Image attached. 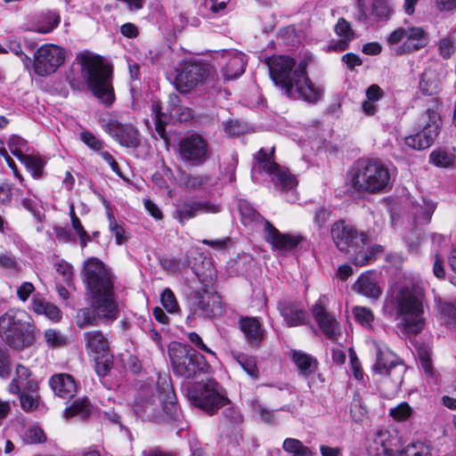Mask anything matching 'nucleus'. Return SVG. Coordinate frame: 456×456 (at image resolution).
<instances>
[{"label":"nucleus","mask_w":456,"mask_h":456,"mask_svg":"<svg viewBox=\"0 0 456 456\" xmlns=\"http://www.w3.org/2000/svg\"><path fill=\"white\" fill-rule=\"evenodd\" d=\"M353 314L355 320L362 326H370L374 320L371 310L364 306H354L353 308Z\"/></svg>","instance_id":"nucleus-45"},{"label":"nucleus","mask_w":456,"mask_h":456,"mask_svg":"<svg viewBox=\"0 0 456 456\" xmlns=\"http://www.w3.org/2000/svg\"><path fill=\"white\" fill-rule=\"evenodd\" d=\"M45 338L46 342L50 346H59L65 343L64 338L61 335V333L55 330H47L45 332Z\"/></svg>","instance_id":"nucleus-61"},{"label":"nucleus","mask_w":456,"mask_h":456,"mask_svg":"<svg viewBox=\"0 0 456 456\" xmlns=\"http://www.w3.org/2000/svg\"><path fill=\"white\" fill-rule=\"evenodd\" d=\"M65 61V50L53 44L43 45L34 53L33 69L40 77L54 73Z\"/></svg>","instance_id":"nucleus-15"},{"label":"nucleus","mask_w":456,"mask_h":456,"mask_svg":"<svg viewBox=\"0 0 456 456\" xmlns=\"http://www.w3.org/2000/svg\"><path fill=\"white\" fill-rule=\"evenodd\" d=\"M454 41L452 37H444L439 42L440 54L444 58L448 59L454 53Z\"/></svg>","instance_id":"nucleus-58"},{"label":"nucleus","mask_w":456,"mask_h":456,"mask_svg":"<svg viewBox=\"0 0 456 456\" xmlns=\"http://www.w3.org/2000/svg\"><path fill=\"white\" fill-rule=\"evenodd\" d=\"M185 395L190 403L200 408L209 415H213L224 405L230 404V400L221 391V387L213 379L203 383L189 384Z\"/></svg>","instance_id":"nucleus-10"},{"label":"nucleus","mask_w":456,"mask_h":456,"mask_svg":"<svg viewBox=\"0 0 456 456\" xmlns=\"http://www.w3.org/2000/svg\"><path fill=\"white\" fill-rule=\"evenodd\" d=\"M354 289L370 299H378L381 295V289L378 285L375 273L372 272L362 273L354 284Z\"/></svg>","instance_id":"nucleus-27"},{"label":"nucleus","mask_w":456,"mask_h":456,"mask_svg":"<svg viewBox=\"0 0 456 456\" xmlns=\"http://www.w3.org/2000/svg\"><path fill=\"white\" fill-rule=\"evenodd\" d=\"M211 74L208 64L200 61H186L177 73L175 85L182 94H188L199 85L203 84Z\"/></svg>","instance_id":"nucleus-16"},{"label":"nucleus","mask_w":456,"mask_h":456,"mask_svg":"<svg viewBox=\"0 0 456 456\" xmlns=\"http://www.w3.org/2000/svg\"><path fill=\"white\" fill-rule=\"evenodd\" d=\"M109 227L110 231L115 237L116 243L122 245L126 242V232L122 222H118L112 213L108 212Z\"/></svg>","instance_id":"nucleus-40"},{"label":"nucleus","mask_w":456,"mask_h":456,"mask_svg":"<svg viewBox=\"0 0 456 456\" xmlns=\"http://www.w3.org/2000/svg\"><path fill=\"white\" fill-rule=\"evenodd\" d=\"M88 354L94 358L104 356L109 352V341L101 330L86 331L83 335Z\"/></svg>","instance_id":"nucleus-25"},{"label":"nucleus","mask_w":456,"mask_h":456,"mask_svg":"<svg viewBox=\"0 0 456 456\" xmlns=\"http://www.w3.org/2000/svg\"><path fill=\"white\" fill-rule=\"evenodd\" d=\"M387 42L396 45L394 48L396 54L410 53L427 45L428 35L420 27L399 28L389 35Z\"/></svg>","instance_id":"nucleus-13"},{"label":"nucleus","mask_w":456,"mask_h":456,"mask_svg":"<svg viewBox=\"0 0 456 456\" xmlns=\"http://www.w3.org/2000/svg\"><path fill=\"white\" fill-rule=\"evenodd\" d=\"M247 56L236 50H226L221 57L222 73L225 79H234L240 77L247 65Z\"/></svg>","instance_id":"nucleus-22"},{"label":"nucleus","mask_w":456,"mask_h":456,"mask_svg":"<svg viewBox=\"0 0 456 456\" xmlns=\"http://www.w3.org/2000/svg\"><path fill=\"white\" fill-rule=\"evenodd\" d=\"M393 170L382 160L368 159L357 161L349 172V182L359 193H384L393 185Z\"/></svg>","instance_id":"nucleus-5"},{"label":"nucleus","mask_w":456,"mask_h":456,"mask_svg":"<svg viewBox=\"0 0 456 456\" xmlns=\"http://www.w3.org/2000/svg\"><path fill=\"white\" fill-rule=\"evenodd\" d=\"M411 409L406 403H400L390 410V415L399 421L406 419L411 415Z\"/></svg>","instance_id":"nucleus-56"},{"label":"nucleus","mask_w":456,"mask_h":456,"mask_svg":"<svg viewBox=\"0 0 456 456\" xmlns=\"http://www.w3.org/2000/svg\"><path fill=\"white\" fill-rule=\"evenodd\" d=\"M82 273L90 306L77 312V326L84 329L114 322L118 315V306L110 272L102 261L91 257L84 263Z\"/></svg>","instance_id":"nucleus-1"},{"label":"nucleus","mask_w":456,"mask_h":456,"mask_svg":"<svg viewBox=\"0 0 456 456\" xmlns=\"http://www.w3.org/2000/svg\"><path fill=\"white\" fill-rule=\"evenodd\" d=\"M240 328L252 346L259 345L265 338V329L256 317L240 318Z\"/></svg>","instance_id":"nucleus-28"},{"label":"nucleus","mask_w":456,"mask_h":456,"mask_svg":"<svg viewBox=\"0 0 456 456\" xmlns=\"http://www.w3.org/2000/svg\"><path fill=\"white\" fill-rule=\"evenodd\" d=\"M440 115L437 110L427 109L417 122L418 132L404 139L405 144L414 150H424L430 147L438 135Z\"/></svg>","instance_id":"nucleus-11"},{"label":"nucleus","mask_w":456,"mask_h":456,"mask_svg":"<svg viewBox=\"0 0 456 456\" xmlns=\"http://www.w3.org/2000/svg\"><path fill=\"white\" fill-rule=\"evenodd\" d=\"M210 181L207 175H191L183 173L181 175V185L190 191L200 190Z\"/></svg>","instance_id":"nucleus-37"},{"label":"nucleus","mask_w":456,"mask_h":456,"mask_svg":"<svg viewBox=\"0 0 456 456\" xmlns=\"http://www.w3.org/2000/svg\"><path fill=\"white\" fill-rule=\"evenodd\" d=\"M430 161L436 167H448L453 162V156L445 151H436L430 154Z\"/></svg>","instance_id":"nucleus-46"},{"label":"nucleus","mask_w":456,"mask_h":456,"mask_svg":"<svg viewBox=\"0 0 456 456\" xmlns=\"http://www.w3.org/2000/svg\"><path fill=\"white\" fill-rule=\"evenodd\" d=\"M160 300L163 307L169 314H176L179 312V305L175 297V294L170 289L167 288L162 291Z\"/></svg>","instance_id":"nucleus-43"},{"label":"nucleus","mask_w":456,"mask_h":456,"mask_svg":"<svg viewBox=\"0 0 456 456\" xmlns=\"http://www.w3.org/2000/svg\"><path fill=\"white\" fill-rule=\"evenodd\" d=\"M20 406L25 411H33L39 405L38 383L29 381L24 384L23 389L18 393Z\"/></svg>","instance_id":"nucleus-29"},{"label":"nucleus","mask_w":456,"mask_h":456,"mask_svg":"<svg viewBox=\"0 0 456 456\" xmlns=\"http://www.w3.org/2000/svg\"><path fill=\"white\" fill-rule=\"evenodd\" d=\"M282 449L292 456H314L313 451L295 438H286Z\"/></svg>","instance_id":"nucleus-38"},{"label":"nucleus","mask_w":456,"mask_h":456,"mask_svg":"<svg viewBox=\"0 0 456 456\" xmlns=\"http://www.w3.org/2000/svg\"><path fill=\"white\" fill-rule=\"evenodd\" d=\"M46 24L39 25L35 30L41 34L53 31L60 23V16L55 12H49L45 16Z\"/></svg>","instance_id":"nucleus-49"},{"label":"nucleus","mask_w":456,"mask_h":456,"mask_svg":"<svg viewBox=\"0 0 456 456\" xmlns=\"http://www.w3.org/2000/svg\"><path fill=\"white\" fill-rule=\"evenodd\" d=\"M19 159L31 171L34 177H40L45 166V162L42 159L24 154L22 158H20Z\"/></svg>","instance_id":"nucleus-41"},{"label":"nucleus","mask_w":456,"mask_h":456,"mask_svg":"<svg viewBox=\"0 0 456 456\" xmlns=\"http://www.w3.org/2000/svg\"><path fill=\"white\" fill-rule=\"evenodd\" d=\"M291 357L301 376L308 378L316 372L318 362L314 356L302 351L292 350Z\"/></svg>","instance_id":"nucleus-30"},{"label":"nucleus","mask_w":456,"mask_h":456,"mask_svg":"<svg viewBox=\"0 0 456 456\" xmlns=\"http://www.w3.org/2000/svg\"><path fill=\"white\" fill-rule=\"evenodd\" d=\"M49 384L53 393L63 399H71L77 393L75 379L69 374H55L50 379Z\"/></svg>","instance_id":"nucleus-26"},{"label":"nucleus","mask_w":456,"mask_h":456,"mask_svg":"<svg viewBox=\"0 0 456 456\" xmlns=\"http://www.w3.org/2000/svg\"><path fill=\"white\" fill-rule=\"evenodd\" d=\"M178 158L191 166H201L210 158L207 140L199 134H191L181 138L177 147Z\"/></svg>","instance_id":"nucleus-14"},{"label":"nucleus","mask_w":456,"mask_h":456,"mask_svg":"<svg viewBox=\"0 0 456 456\" xmlns=\"http://www.w3.org/2000/svg\"><path fill=\"white\" fill-rule=\"evenodd\" d=\"M156 388L157 395H154L149 387L140 389L134 402V412L137 416L153 421L158 420L165 412L174 420H177L180 413L171 378L159 375Z\"/></svg>","instance_id":"nucleus-3"},{"label":"nucleus","mask_w":456,"mask_h":456,"mask_svg":"<svg viewBox=\"0 0 456 456\" xmlns=\"http://www.w3.org/2000/svg\"><path fill=\"white\" fill-rule=\"evenodd\" d=\"M80 139L88 148L93 151H100L103 147L102 142L89 131L81 132Z\"/></svg>","instance_id":"nucleus-51"},{"label":"nucleus","mask_w":456,"mask_h":456,"mask_svg":"<svg viewBox=\"0 0 456 456\" xmlns=\"http://www.w3.org/2000/svg\"><path fill=\"white\" fill-rule=\"evenodd\" d=\"M7 144L12 155L18 159L22 158L24 154L21 151V148L25 145V141L20 136L12 134L10 136Z\"/></svg>","instance_id":"nucleus-52"},{"label":"nucleus","mask_w":456,"mask_h":456,"mask_svg":"<svg viewBox=\"0 0 456 456\" xmlns=\"http://www.w3.org/2000/svg\"><path fill=\"white\" fill-rule=\"evenodd\" d=\"M439 310L448 324L456 323V306L451 303H442Z\"/></svg>","instance_id":"nucleus-55"},{"label":"nucleus","mask_w":456,"mask_h":456,"mask_svg":"<svg viewBox=\"0 0 456 456\" xmlns=\"http://www.w3.org/2000/svg\"><path fill=\"white\" fill-rule=\"evenodd\" d=\"M233 358L241 369L253 379L259 378V370L255 356L248 355L243 353L233 354Z\"/></svg>","instance_id":"nucleus-35"},{"label":"nucleus","mask_w":456,"mask_h":456,"mask_svg":"<svg viewBox=\"0 0 456 456\" xmlns=\"http://www.w3.org/2000/svg\"><path fill=\"white\" fill-rule=\"evenodd\" d=\"M436 208L435 202L431 200H423V206L420 210L415 214V219L418 222L428 223L431 220L432 215Z\"/></svg>","instance_id":"nucleus-47"},{"label":"nucleus","mask_w":456,"mask_h":456,"mask_svg":"<svg viewBox=\"0 0 456 456\" xmlns=\"http://www.w3.org/2000/svg\"><path fill=\"white\" fill-rule=\"evenodd\" d=\"M152 111L155 114V125L156 131L160 135V137H165V126H166V118H164V114L160 111V108L157 102L152 104Z\"/></svg>","instance_id":"nucleus-54"},{"label":"nucleus","mask_w":456,"mask_h":456,"mask_svg":"<svg viewBox=\"0 0 456 456\" xmlns=\"http://www.w3.org/2000/svg\"><path fill=\"white\" fill-rule=\"evenodd\" d=\"M366 412V409L362 406L361 399L359 397H354L353 399L350 408V413L352 418L355 421H361L362 418L365 416Z\"/></svg>","instance_id":"nucleus-57"},{"label":"nucleus","mask_w":456,"mask_h":456,"mask_svg":"<svg viewBox=\"0 0 456 456\" xmlns=\"http://www.w3.org/2000/svg\"><path fill=\"white\" fill-rule=\"evenodd\" d=\"M77 60L81 65V75L88 87L102 102L110 105L115 96L111 84L112 70L100 56L81 53Z\"/></svg>","instance_id":"nucleus-7"},{"label":"nucleus","mask_w":456,"mask_h":456,"mask_svg":"<svg viewBox=\"0 0 456 456\" xmlns=\"http://www.w3.org/2000/svg\"><path fill=\"white\" fill-rule=\"evenodd\" d=\"M92 411V406L86 399L75 401L64 411L65 418L77 417L85 419L89 417Z\"/></svg>","instance_id":"nucleus-36"},{"label":"nucleus","mask_w":456,"mask_h":456,"mask_svg":"<svg viewBox=\"0 0 456 456\" xmlns=\"http://www.w3.org/2000/svg\"><path fill=\"white\" fill-rule=\"evenodd\" d=\"M373 370L380 375H385L399 384L403 379L404 366L396 361L395 356L389 351H382L377 346V360L373 365Z\"/></svg>","instance_id":"nucleus-20"},{"label":"nucleus","mask_w":456,"mask_h":456,"mask_svg":"<svg viewBox=\"0 0 456 456\" xmlns=\"http://www.w3.org/2000/svg\"><path fill=\"white\" fill-rule=\"evenodd\" d=\"M336 34L341 37V40L335 45V49L345 50L349 42L354 37V33L350 23L344 18H340L335 26Z\"/></svg>","instance_id":"nucleus-33"},{"label":"nucleus","mask_w":456,"mask_h":456,"mask_svg":"<svg viewBox=\"0 0 456 456\" xmlns=\"http://www.w3.org/2000/svg\"><path fill=\"white\" fill-rule=\"evenodd\" d=\"M419 87L426 95H435L441 91L442 84L436 70L427 69L421 75Z\"/></svg>","instance_id":"nucleus-31"},{"label":"nucleus","mask_w":456,"mask_h":456,"mask_svg":"<svg viewBox=\"0 0 456 456\" xmlns=\"http://www.w3.org/2000/svg\"><path fill=\"white\" fill-rule=\"evenodd\" d=\"M168 355L175 375L185 379H193L209 369L205 357L189 345L172 343Z\"/></svg>","instance_id":"nucleus-9"},{"label":"nucleus","mask_w":456,"mask_h":456,"mask_svg":"<svg viewBox=\"0 0 456 456\" xmlns=\"http://www.w3.org/2000/svg\"><path fill=\"white\" fill-rule=\"evenodd\" d=\"M34 289V285L31 282L25 281L18 288L17 296L21 301L25 302Z\"/></svg>","instance_id":"nucleus-64"},{"label":"nucleus","mask_w":456,"mask_h":456,"mask_svg":"<svg viewBox=\"0 0 456 456\" xmlns=\"http://www.w3.org/2000/svg\"><path fill=\"white\" fill-rule=\"evenodd\" d=\"M55 269L56 272L63 277V281L66 282L71 281L73 276V266L70 264L63 260L60 261L56 263Z\"/></svg>","instance_id":"nucleus-60"},{"label":"nucleus","mask_w":456,"mask_h":456,"mask_svg":"<svg viewBox=\"0 0 456 456\" xmlns=\"http://www.w3.org/2000/svg\"><path fill=\"white\" fill-rule=\"evenodd\" d=\"M23 439L28 444H39L45 440V436L39 427L33 426L26 430Z\"/></svg>","instance_id":"nucleus-48"},{"label":"nucleus","mask_w":456,"mask_h":456,"mask_svg":"<svg viewBox=\"0 0 456 456\" xmlns=\"http://www.w3.org/2000/svg\"><path fill=\"white\" fill-rule=\"evenodd\" d=\"M32 308L37 314H45L54 322L60 321L61 317L59 308L43 298H34Z\"/></svg>","instance_id":"nucleus-34"},{"label":"nucleus","mask_w":456,"mask_h":456,"mask_svg":"<svg viewBox=\"0 0 456 456\" xmlns=\"http://www.w3.org/2000/svg\"><path fill=\"white\" fill-rule=\"evenodd\" d=\"M265 240L276 249L291 250L300 242L301 238L280 232L270 222L265 224Z\"/></svg>","instance_id":"nucleus-24"},{"label":"nucleus","mask_w":456,"mask_h":456,"mask_svg":"<svg viewBox=\"0 0 456 456\" xmlns=\"http://www.w3.org/2000/svg\"><path fill=\"white\" fill-rule=\"evenodd\" d=\"M0 337L15 350L31 346L36 338L31 316L23 310L9 309L0 316Z\"/></svg>","instance_id":"nucleus-8"},{"label":"nucleus","mask_w":456,"mask_h":456,"mask_svg":"<svg viewBox=\"0 0 456 456\" xmlns=\"http://www.w3.org/2000/svg\"><path fill=\"white\" fill-rule=\"evenodd\" d=\"M328 297L321 296L312 307V314L321 330L327 338L338 342L341 337V328L335 316L327 312Z\"/></svg>","instance_id":"nucleus-18"},{"label":"nucleus","mask_w":456,"mask_h":456,"mask_svg":"<svg viewBox=\"0 0 456 456\" xmlns=\"http://www.w3.org/2000/svg\"><path fill=\"white\" fill-rule=\"evenodd\" d=\"M8 52H12L15 55L20 56L23 61H30V58L24 54L21 49L20 43L16 39L9 38L7 39V48Z\"/></svg>","instance_id":"nucleus-62"},{"label":"nucleus","mask_w":456,"mask_h":456,"mask_svg":"<svg viewBox=\"0 0 456 456\" xmlns=\"http://www.w3.org/2000/svg\"><path fill=\"white\" fill-rule=\"evenodd\" d=\"M274 147L267 152L260 149L255 156L257 166H254L252 171H264L273 175V181L276 188L285 191L291 190L297 185L296 177L286 169L281 168L274 160Z\"/></svg>","instance_id":"nucleus-12"},{"label":"nucleus","mask_w":456,"mask_h":456,"mask_svg":"<svg viewBox=\"0 0 456 456\" xmlns=\"http://www.w3.org/2000/svg\"><path fill=\"white\" fill-rule=\"evenodd\" d=\"M105 131L124 147L137 148L140 144L139 132L131 125L110 119L105 125Z\"/></svg>","instance_id":"nucleus-21"},{"label":"nucleus","mask_w":456,"mask_h":456,"mask_svg":"<svg viewBox=\"0 0 456 456\" xmlns=\"http://www.w3.org/2000/svg\"><path fill=\"white\" fill-rule=\"evenodd\" d=\"M30 376L31 371L28 367L22 364H17L15 368V375L8 386V391L11 394L20 393L23 389L25 383L35 381L30 379Z\"/></svg>","instance_id":"nucleus-32"},{"label":"nucleus","mask_w":456,"mask_h":456,"mask_svg":"<svg viewBox=\"0 0 456 456\" xmlns=\"http://www.w3.org/2000/svg\"><path fill=\"white\" fill-rule=\"evenodd\" d=\"M220 211L221 206L211 200L187 198L177 201L172 216L174 219L183 225L200 214H216Z\"/></svg>","instance_id":"nucleus-17"},{"label":"nucleus","mask_w":456,"mask_h":456,"mask_svg":"<svg viewBox=\"0 0 456 456\" xmlns=\"http://www.w3.org/2000/svg\"><path fill=\"white\" fill-rule=\"evenodd\" d=\"M191 310L204 318H213L222 313L221 302L206 289L197 290L191 299Z\"/></svg>","instance_id":"nucleus-19"},{"label":"nucleus","mask_w":456,"mask_h":456,"mask_svg":"<svg viewBox=\"0 0 456 456\" xmlns=\"http://www.w3.org/2000/svg\"><path fill=\"white\" fill-rule=\"evenodd\" d=\"M223 125L224 133L231 137L239 136L248 130V125L237 119L227 120Z\"/></svg>","instance_id":"nucleus-44"},{"label":"nucleus","mask_w":456,"mask_h":456,"mask_svg":"<svg viewBox=\"0 0 456 456\" xmlns=\"http://www.w3.org/2000/svg\"><path fill=\"white\" fill-rule=\"evenodd\" d=\"M278 310L289 327L304 325L307 320V312L304 305L296 301L281 300L278 303Z\"/></svg>","instance_id":"nucleus-23"},{"label":"nucleus","mask_w":456,"mask_h":456,"mask_svg":"<svg viewBox=\"0 0 456 456\" xmlns=\"http://www.w3.org/2000/svg\"><path fill=\"white\" fill-rule=\"evenodd\" d=\"M330 235L337 248L348 255L355 265H370L383 251L380 245H370L365 232L359 233L353 225L343 220L332 224Z\"/></svg>","instance_id":"nucleus-4"},{"label":"nucleus","mask_w":456,"mask_h":456,"mask_svg":"<svg viewBox=\"0 0 456 456\" xmlns=\"http://www.w3.org/2000/svg\"><path fill=\"white\" fill-rule=\"evenodd\" d=\"M11 358L6 349L0 346V378L7 379L11 375Z\"/></svg>","instance_id":"nucleus-50"},{"label":"nucleus","mask_w":456,"mask_h":456,"mask_svg":"<svg viewBox=\"0 0 456 456\" xmlns=\"http://www.w3.org/2000/svg\"><path fill=\"white\" fill-rule=\"evenodd\" d=\"M265 63L274 85L288 97L309 102H315L321 98L322 91L309 79L305 61L296 65L295 60L289 56L274 55L267 58Z\"/></svg>","instance_id":"nucleus-2"},{"label":"nucleus","mask_w":456,"mask_h":456,"mask_svg":"<svg viewBox=\"0 0 456 456\" xmlns=\"http://www.w3.org/2000/svg\"><path fill=\"white\" fill-rule=\"evenodd\" d=\"M417 352L420 368L423 370L428 382L435 381V373L429 350L426 347H419Z\"/></svg>","instance_id":"nucleus-39"},{"label":"nucleus","mask_w":456,"mask_h":456,"mask_svg":"<svg viewBox=\"0 0 456 456\" xmlns=\"http://www.w3.org/2000/svg\"><path fill=\"white\" fill-rule=\"evenodd\" d=\"M384 96V91L376 84L370 86L366 89V100L378 102Z\"/></svg>","instance_id":"nucleus-63"},{"label":"nucleus","mask_w":456,"mask_h":456,"mask_svg":"<svg viewBox=\"0 0 456 456\" xmlns=\"http://www.w3.org/2000/svg\"><path fill=\"white\" fill-rule=\"evenodd\" d=\"M170 117L180 122L189 121L192 118V110L183 104L178 109H174Z\"/></svg>","instance_id":"nucleus-59"},{"label":"nucleus","mask_w":456,"mask_h":456,"mask_svg":"<svg viewBox=\"0 0 456 456\" xmlns=\"http://www.w3.org/2000/svg\"><path fill=\"white\" fill-rule=\"evenodd\" d=\"M392 13L388 0H373L372 14L377 20H387Z\"/></svg>","instance_id":"nucleus-42"},{"label":"nucleus","mask_w":456,"mask_h":456,"mask_svg":"<svg viewBox=\"0 0 456 456\" xmlns=\"http://www.w3.org/2000/svg\"><path fill=\"white\" fill-rule=\"evenodd\" d=\"M423 301V290L415 285L403 286L396 291L393 302L405 333L417 335L424 330Z\"/></svg>","instance_id":"nucleus-6"},{"label":"nucleus","mask_w":456,"mask_h":456,"mask_svg":"<svg viewBox=\"0 0 456 456\" xmlns=\"http://www.w3.org/2000/svg\"><path fill=\"white\" fill-rule=\"evenodd\" d=\"M225 421L232 425H239L243 421V416L240 411L232 405L228 406L223 412Z\"/></svg>","instance_id":"nucleus-53"}]
</instances>
